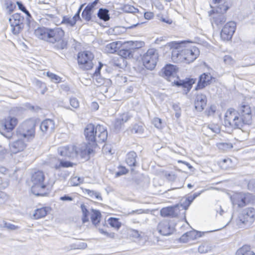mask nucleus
<instances>
[{
    "label": "nucleus",
    "mask_w": 255,
    "mask_h": 255,
    "mask_svg": "<svg viewBox=\"0 0 255 255\" xmlns=\"http://www.w3.org/2000/svg\"><path fill=\"white\" fill-rule=\"evenodd\" d=\"M38 38L48 42L55 50L67 48L68 41L64 38L65 32L60 28H39L35 30Z\"/></svg>",
    "instance_id": "obj_1"
},
{
    "label": "nucleus",
    "mask_w": 255,
    "mask_h": 255,
    "mask_svg": "<svg viewBox=\"0 0 255 255\" xmlns=\"http://www.w3.org/2000/svg\"><path fill=\"white\" fill-rule=\"evenodd\" d=\"M252 112L249 105H242L238 111L234 109L227 110L225 116L224 123L226 127L241 128L244 125H249L252 122Z\"/></svg>",
    "instance_id": "obj_2"
},
{
    "label": "nucleus",
    "mask_w": 255,
    "mask_h": 255,
    "mask_svg": "<svg viewBox=\"0 0 255 255\" xmlns=\"http://www.w3.org/2000/svg\"><path fill=\"white\" fill-rule=\"evenodd\" d=\"M171 47V58L175 63L183 62L189 64L193 62L200 54L199 50L197 47L184 46L183 42L172 43Z\"/></svg>",
    "instance_id": "obj_3"
},
{
    "label": "nucleus",
    "mask_w": 255,
    "mask_h": 255,
    "mask_svg": "<svg viewBox=\"0 0 255 255\" xmlns=\"http://www.w3.org/2000/svg\"><path fill=\"white\" fill-rule=\"evenodd\" d=\"M44 173L41 171H37L32 174L31 191L33 194L37 196H44L47 194V186L44 183Z\"/></svg>",
    "instance_id": "obj_4"
},
{
    "label": "nucleus",
    "mask_w": 255,
    "mask_h": 255,
    "mask_svg": "<svg viewBox=\"0 0 255 255\" xmlns=\"http://www.w3.org/2000/svg\"><path fill=\"white\" fill-rule=\"evenodd\" d=\"M255 220V209L250 207L243 210L236 220V225L240 228H247L251 226Z\"/></svg>",
    "instance_id": "obj_5"
},
{
    "label": "nucleus",
    "mask_w": 255,
    "mask_h": 255,
    "mask_svg": "<svg viewBox=\"0 0 255 255\" xmlns=\"http://www.w3.org/2000/svg\"><path fill=\"white\" fill-rule=\"evenodd\" d=\"M35 123L33 120H28L24 122L16 129L15 132L19 136L29 139L33 138L35 135Z\"/></svg>",
    "instance_id": "obj_6"
},
{
    "label": "nucleus",
    "mask_w": 255,
    "mask_h": 255,
    "mask_svg": "<svg viewBox=\"0 0 255 255\" xmlns=\"http://www.w3.org/2000/svg\"><path fill=\"white\" fill-rule=\"evenodd\" d=\"M18 123L17 119L15 117L8 116L0 121V132L4 137H9L14 134L12 130Z\"/></svg>",
    "instance_id": "obj_7"
},
{
    "label": "nucleus",
    "mask_w": 255,
    "mask_h": 255,
    "mask_svg": "<svg viewBox=\"0 0 255 255\" xmlns=\"http://www.w3.org/2000/svg\"><path fill=\"white\" fill-rule=\"evenodd\" d=\"M94 55L90 51H83L79 52L77 56L78 64L80 69L89 70L94 66Z\"/></svg>",
    "instance_id": "obj_8"
},
{
    "label": "nucleus",
    "mask_w": 255,
    "mask_h": 255,
    "mask_svg": "<svg viewBox=\"0 0 255 255\" xmlns=\"http://www.w3.org/2000/svg\"><path fill=\"white\" fill-rule=\"evenodd\" d=\"M6 138L9 140L8 145L9 151L11 153L16 154L22 151L27 146L24 138L15 133Z\"/></svg>",
    "instance_id": "obj_9"
},
{
    "label": "nucleus",
    "mask_w": 255,
    "mask_h": 255,
    "mask_svg": "<svg viewBox=\"0 0 255 255\" xmlns=\"http://www.w3.org/2000/svg\"><path fill=\"white\" fill-rule=\"evenodd\" d=\"M229 9L228 4H219L217 5L215 10H212L214 13L212 17L211 23L214 26L215 24L217 27L221 26L226 21L224 13Z\"/></svg>",
    "instance_id": "obj_10"
},
{
    "label": "nucleus",
    "mask_w": 255,
    "mask_h": 255,
    "mask_svg": "<svg viewBox=\"0 0 255 255\" xmlns=\"http://www.w3.org/2000/svg\"><path fill=\"white\" fill-rule=\"evenodd\" d=\"M158 53L155 48H150L143 54L142 60L145 67L152 70L155 67L158 60Z\"/></svg>",
    "instance_id": "obj_11"
},
{
    "label": "nucleus",
    "mask_w": 255,
    "mask_h": 255,
    "mask_svg": "<svg viewBox=\"0 0 255 255\" xmlns=\"http://www.w3.org/2000/svg\"><path fill=\"white\" fill-rule=\"evenodd\" d=\"M253 199V195L249 193H236L231 197L234 206L243 207L249 204Z\"/></svg>",
    "instance_id": "obj_12"
},
{
    "label": "nucleus",
    "mask_w": 255,
    "mask_h": 255,
    "mask_svg": "<svg viewBox=\"0 0 255 255\" xmlns=\"http://www.w3.org/2000/svg\"><path fill=\"white\" fill-rule=\"evenodd\" d=\"M11 27L12 32L14 34H18L24 27V17L20 13H15L8 19Z\"/></svg>",
    "instance_id": "obj_13"
},
{
    "label": "nucleus",
    "mask_w": 255,
    "mask_h": 255,
    "mask_svg": "<svg viewBox=\"0 0 255 255\" xmlns=\"http://www.w3.org/2000/svg\"><path fill=\"white\" fill-rule=\"evenodd\" d=\"M236 23L233 21L227 22L223 27L221 33V38L224 41L230 40L235 32Z\"/></svg>",
    "instance_id": "obj_14"
},
{
    "label": "nucleus",
    "mask_w": 255,
    "mask_h": 255,
    "mask_svg": "<svg viewBox=\"0 0 255 255\" xmlns=\"http://www.w3.org/2000/svg\"><path fill=\"white\" fill-rule=\"evenodd\" d=\"M119 55L121 56L119 59V62L122 61L123 64L119 63H116V64L119 67L121 68L124 66H126L127 65V62L125 61V59H129L133 57V50L131 49L130 47L128 48L124 46L123 48L119 51Z\"/></svg>",
    "instance_id": "obj_15"
},
{
    "label": "nucleus",
    "mask_w": 255,
    "mask_h": 255,
    "mask_svg": "<svg viewBox=\"0 0 255 255\" xmlns=\"http://www.w3.org/2000/svg\"><path fill=\"white\" fill-rule=\"evenodd\" d=\"M95 133V146L97 143H102L105 141L108 137V131L106 128L102 125H98L96 126Z\"/></svg>",
    "instance_id": "obj_16"
},
{
    "label": "nucleus",
    "mask_w": 255,
    "mask_h": 255,
    "mask_svg": "<svg viewBox=\"0 0 255 255\" xmlns=\"http://www.w3.org/2000/svg\"><path fill=\"white\" fill-rule=\"evenodd\" d=\"M95 133V146L97 143H102L105 141L108 137V131L106 128L102 125H98L96 126Z\"/></svg>",
    "instance_id": "obj_17"
},
{
    "label": "nucleus",
    "mask_w": 255,
    "mask_h": 255,
    "mask_svg": "<svg viewBox=\"0 0 255 255\" xmlns=\"http://www.w3.org/2000/svg\"><path fill=\"white\" fill-rule=\"evenodd\" d=\"M157 230L161 235L168 236L173 233L174 227L170 224L168 220H163L158 224Z\"/></svg>",
    "instance_id": "obj_18"
},
{
    "label": "nucleus",
    "mask_w": 255,
    "mask_h": 255,
    "mask_svg": "<svg viewBox=\"0 0 255 255\" xmlns=\"http://www.w3.org/2000/svg\"><path fill=\"white\" fill-rule=\"evenodd\" d=\"M99 0H95L91 3H89L84 8L82 12V18L88 22L92 20V14L95 9V7L98 3Z\"/></svg>",
    "instance_id": "obj_19"
},
{
    "label": "nucleus",
    "mask_w": 255,
    "mask_h": 255,
    "mask_svg": "<svg viewBox=\"0 0 255 255\" xmlns=\"http://www.w3.org/2000/svg\"><path fill=\"white\" fill-rule=\"evenodd\" d=\"M214 79L215 78L211 76L210 73H203L199 77L195 89L198 90L203 89L206 86L211 84L212 82V80Z\"/></svg>",
    "instance_id": "obj_20"
},
{
    "label": "nucleus",
    "mask_w": 255,
    "mask_h": 255,
    "mask_svg": "<svg viewBox=\"0 0 255 255\" xmlns=\"http://www.w3.org/2000/svg\"><path fill=\"white\" fill-rule=\"evenodd\" d=\"M96 127L92 124L87 125L84 130V133L87 140L92 146H95V133Z\"/></svg>",
    "instance_id": "obj_21"
},
{
    "label": "nucleus",
    "mask_w": 255,
    "mask_h": 255,
    "mask_svg": "<svg viewBox=\"0 0 255 255\" xmlns=\"http://www.w3.org/2000/svg\"><path fill=\"white\" fill-rule=\"evenodd\" d=\"M58 153L62 156L69 158H74L77 156V151H76V146L68 145L60 147L58 149Z\"/></svg>",
    "instance_id": "obj_22"
},
{
    "label": "nucleus",
    "mask_w": 255,
    "mask_h": 255,
    "mask_svg": "<svg viewBox=\"0 0 255 255\" xmlns=\"http://www.w3.org/2000/svg\"><path fill=\"white\" fill-rule=\"evenodd\" d=\"M40 128L44 133H51L55 129L54 122L51 119H46L41 122Z\"/></svg>",
    "instance_id": "obj_23"
},
{
    "label": "nucleus",
    "mask_w": 255,
    "mask_h": 255,
    "mask_svg": "<svg viewBox=\"0 0 255 255\" xmlns=\"http://www.w3.org/2000/svg\"><path fill=\"white\" fill-rule=\"evenodd\" d=\"M76 151H77V155L82 158H89V155L93 152V150L86 143H83L78 146H76Z\"/></svg>",
    "instance_id": "obj_24"
},
{
    "label": "nucleus",
    "mask_w": 255,
    "mask_h": 255,
    "mask_svg": "<svg viewBox=\"0 0 255 255\" xmlns=\"http://www.w3.org/2000/svg\"><path fill=\"white\" fill-rule=\"evenodd\" d=\"M50 165L51 167L58 170L60 167H69L73 166V163L59 160L56 157H52L50 160Z\"/></svg>",
    "instance_id": "obj_25"
},
{
    "label": "nucleus",
    "mask_w": 255,
    "mask_h": 255,
    "mask_svg": "<svg viewBox=\"0 0 255 255\" xmlns=\"http://www.w3.org/2000/svg\"><path fill=\"white\" fill-rule=\"evenodd\" d=\"M206 104V96L202 94L197 95L194 102L195 109L198 112H201L204 109Z\"/></svg>",
    "instance_id": "obj_26"
},
{
    "label": "nucleus",
    "mask_w": 255,
    "mask_h": 255,
    "mask_svg": "<svg viewBox=\"0 0 255 255\" xmlns=\"http://www.w3.org/2000/svg\"><path fill=\"white\" fill-rule=\"evenodd\" d=\"M131 118V115L129 113H124L120 114L116 119L114 126L116 130H120L124 123L127 122Z\"/></svg>",
    "instance_id": "obj_27"
},
{
    "label": "nucleus",
    "mask_w": 255,
    "mask_h": 255,
    "mask_svg": "<svg viewBox=\"0 0 255 255\" xmlns=\"http://www.w3.org/2000/svg\"><path fill=\"white\" fill-rule=\"evenodd\" d=\"M179 205H176L174 207H167L163 208L160 210V214L162 217H175L178 215L177 210L178 209Z\"/></svg>",
    "instance_id": "obj_28"
},
{
    "label": "nucleus",
    "mask_w": 255,
    "mask_h": 255,
    "mask_svg": "<svg viewBox=\"0 0 255 255\" xmlns=\"http://www.w3.org/2000/svg\"><path fill=\"white\" fill-rule=\"evenodd\" d=\"M44 16L41 20L46 25H50L51 23L56 25L60 24V19L54 14L45 13Z\"/></svg>",
    "instance_id": "obj_29"
},
{
    "label": "nucleus",
    "mask_w": 255,
    "mask_h": 255,
    "mask_svg": "<svg viewBox=\"0 0 255 255\" xmlns=\"http://www.w3.org/2000/svg\"><path fill=\"white\" fill-rule=\"evenodd\" d=\"M195 81L193 79H189L187 81H174V83L177 87H182L186 89L187 92H188L190 90L192 85L195 83Z\"/></svg>",
    "instance_id": "obj_30"
},
{
    "label": "nucleus",
    "mask_w": 255,
    "mask_h": 255,
    "mask_svg": "<svg viewBox=\"0 0 255 255\" xmlns=\"http://www.w3.org/2000/svg\"><path fill=\"white\" fill-rule=\"evenodd\" d=\"M137 154L133 151L129 152L126 156V163L129 166H135L136 164Z\"/></svg>",
    "instance_id": "obj_31"
},
{
    "label": "nucleus",
    "mask_w": 255,
    "mask_h": 255,
    "mask_svg": "<svg viewBox=\"0 0 255 255\" xmlns=\"http://www.w3.org/2000/svg\"><path fill=\"white\" fill-rule=\"evenodd\" d=\"M163 73L165 76L169 77L176 74V66L172 64H168L163 69Z\"/></svg>",
    "instance_id": "obj_32"
},
{
    "label": "nucleus",
    "mask_w": 255,
    "mask_h": 255,
    "mask_svg": "<svg viewBox=\"0 0 255 255\" xmlns=\"http://www.w3.org/2000/svg\"><path fill=\"white\" fill-rule=\"evenodd\" d=\"M120 45L119 42H113L107 44L105 48V51L107 53H114L117 51Z\"/></svg>",
    "instance_id": "obj_33"
},
{
    "label": "nucleus",
    "mask_w": 255,
    "mask_h": 255,
    "mask_svg": "<svg viewBox=\"0 0 255 255\" xmlns=\"http://www.w3.org/2000/svg\"><path fill=\"white\" fill-rule=\"evenodd\" d=\"M236 255H255V253L251 250L250 246L245 245L237 250Z\"/></svg>",
    "instance_id": "obj_34"
},
{
    "label": "nucleus",
    "mask_w": 255,
    "mask_h": 255,
    "mask_svg": "<svg viewBox=\"0 0 255 255\" xmlns=\"http://www.w3.org/2000/svg\"><path fill=\"white\" fill-rule=\"evenodd\" d=\"M206 232H198L196 230H192L190 232H187V235L188 237L189 241L196 240L198 238L201 237Z\"/></svg>",
    "instance_id": "obj_35"
},
{
    "label": "nucleus",
    "mask_w": 255,
    "mask_h": 255,
    "mask_svg": "<svg viewBox=\"0 0 255 255\" xmlns=\"http://www.w3.org/2000/svg\"><path fill=\"white\" fill-rule=\"evenodd\" d=\"M48 209L46 207H42L35 210L33 217L35 219L44 217L47 214Z\"/></svg>",
    "instance_id": "obj_36"
},
{
    "label": "nucleus",
    "mask_w": 255,
    "mask_h": 255,
    "mask_svg": "<svg viewBox=\"0 0 255 255\" xmlns=\"http://www.w3.org/2000/svg\"><path fill=\"white\" fill-rule=\"evenodd\" d=\"M101 217V214L99 211L94 209L92 210L91 219L93 224L95 225L98 224L100 221Z\"/></svg>",
    "instance_id": "obj_37"
},
{
    "label": "nucleus",
    "mask_w": 255,
    "mask_h": 255,
    "mask_svg": "<svg viewBox=\"0 0 255 255\" xmlns=\"http://www.w3.org/2000/svg\"><path fill=\"white\" fill-rule=\"evenodd\" d=\"M97 15L100 19L104 21H107L110 19L109 10L107 9L100 8Z\"/></svg>",
    "instance_id": "obj_38"
},
{
    "label": "nucleus",
    "mask_w": 255,
    "mask_h": 255,
    "mask_svg": "<svg viewBox=\"0 0 255 255\" xmlns=\"http://www.w3.org/2000/svg\"><path fill=\"white\" fill-rule=\"evenodd\" d=\"M85 193H87L89 197L92 198H95L99 201L102 200L101 195L100 193L98 191L86 189L85 190Z\"/></svg>",
    "instance_id": "obj_39"
},
{
    "label": "nucleus",
    "mask_w": 255,
    "mask_h": 255,
    "mask_svg": "<svg viewBox=\"0 0 255 255\" xmlns=\"http://www.w3.org/2000/svg\"><path fill=\"white\" fill-rule=\"evenodd\" d=\"M212 246L209 243H204L198 248V251L201 254H205L210 252L212 250Z\"/></svg>",
    "instance_id": "obj_40"
},
{
    "label": "nucleus",
    "mask_w": 255,
    "mask_h": 255,
    "mask_svg": "<svg viewBox=\"0 0 255 255\" xmlns=\"http://www.w3.org/2000/svg\"><path fill=\"white\" fill-rule=\"evenodd\" d=\"M110 225L117 229H119L121 226V223L119 221L117 218H110L108 220Z\"/></svg>",
    "instance_id": "obj_41"
},
{
    "label": "nucleus",
    "mask_w": 255,
    "mask_h": 255,
    "mask_svg": "<svg viewBox=\"0 0 255 255\" xmlns=\"http://www.w3.org/2000/svg\"><path fill=\"white\" fill-rule=\"evenodd\" d=\"M128 44L130 46L131 49H132L133 51L135 49H138L142 47L144 43L142 41H129L128 42Z\"/></svg>",
    "instance_id": "obj_42"
},
{
    "label": "nucleus",
    "mask_w": 255,
    "mask_h": 255,
    "mask_svg": "<svg viewBox=\"0 0 255 255\" xmlns=\"http://www.w3.org/2000/svg\"><path fill=\"white\" fill-rule=\"evenodd\" d=\"M46 75L53 82L58 83L61 81V78L53 73L47 72Z\"/></svg>",
    "instance_id": "obj_43"
},
{
    "label": "nucleus",
    "mask_w": 255,
    "mask_h": 255,
    "mask_svg": "<svg viewBox=\"0 0 255 255\" xmlns=\"http://www.w3.org/2000/svg\"><path fill=\"white\" fill-rule=\"evenodd\" d=\"M81 210L83 213V218L82 221L84 223L88 222L89 221V211L87 210L86 206L84 204H82L81 205Z\"/></svg>",
    "instance_id": "obj_44"
},
{
    "label": "nucleus",
    "mask_w": 255,
    "mask_h": 255,
    "mask_svg": "<svg viewBox=\"0 0 255 255\" xmlns=\"http://www.w3.org/2000/svg\"><path fill=\"white\" fill-rule=\"evenodd\" d=\"M83 181V179L78 176L72 177L69 181L71 186H78Z\"/></svg>",
    "instance_id": "obj_45"
},
{
    "label": "nucleus",
    "mask_w": 255,
    "mask_h": 255,
    "mask_svg": "<svg viewBox=\"0 0 255 255\" xmlns=\"http://www.w3.org/2000/svg\"><path fill=\"white\" fill-rule=\"evenodd\" d=\"M60 24H66L71 26H73L75 25V20L65 16L63 17L62 20H60Z\"/></svg>",
    "instance_id": "obj_46"
},
{
    "label": "nucleus",
    "mask_w": 255,
    "mask_h": 255,
    "mask_svg": "<svg viewBox=\"0 0 255 255\" xmlns=\"http://www.w3.org/2000/svg\"><path fill=\"white\" fill-rule=\"evenodd\" d=\"M87 245L86 243L84 242H80L78 243L72 244L70 245L71 250H76V249H85L87 248Z\"/></svg>",
    "instance_id": "obj_47"
},
{
    "label": "nucleus",
    "mask_w": 255,
    "mask_h": 255,
    "mask_svg": "<svg viewBox=\"0 0 255 255\" xmlns=\"http://www.w3.org/2000/svg\"><path fill=\"white\" fill-rule=\"evenodd\" d=\"M6 13L8 14H11L16 8V6L14 3L11 1L6 2Z\"/></svg>",
    "instance_id": "obj_48"
},
{
    "label": "nucleus",
    "mask_w": 255,
    "mask_h": 255,
    "mask_svg": "<svg viewBox=\"0 0 255 255\" xmlns=\"http://www.w3.org/2000/svg\"><path fill=\"white\" fill-rule=\"evenodd\" d=\"M124 10L126 12L136 13L138 12V9L133 6L130 5H126L124 7Z\"/></svg>",
    "instance_id": "obj_49"
},
{
    "label": "nucleus",
    "mask_w": 255,
    "mask_h": 255,
    "mask_svg": "<svg viewBox=\"0 0 255 255\" xmlns=\"http://www.w3.org/2000/svg\"><path fill=\"white\" fill-rule=\"evenodd\" d=\"M217 146L219 148V149L223 150H226L232 147V146L231 143L224 142L219 143L217 144Z\"/></svg>",
    "instance_id": "obj_50"
},
{
    "label": "nucleus",
    "mask_w": 255,
    "mask_h": 255,
    "mask_svg": "<svg viewBox=\"0 0 255 255\" xmlns=\"http://www.w3.org/2000/svg\"><path fill=\"white\" fill-rule=\"evenodd\" d=\"M3 227L9 230H16L19 228L18 226L12 224L10 223H7L5 221H3Z\"/></svg>",
    "instance_id": "obj_51"
},
{
    "label": "nucleus",
    "mask_w": 255,
    "mask_h": 255,
    "mask_svg": "<svg viewBox=\"0 0 255 255\" xmlns=\"http://www.w3.org/2000/svg\"><path fill=\"white\" fill-rule=\"evenodd\" d=\"M208 128L214 133H219L220 131L219 127L217 125L211 124L208 126Z\"/></svg>",
    "instance_id": "obj_52"
},
{
    "label": "nucleus",
    "mask_w": 255,
    "mask_h": 255,
    "mask_svg": "<svg viewBox=\"0 0 255 255\" xmlns=\"http://www.w3.org/2000/svg\"><path fill=\"white\" fill-rule=\"evenodd\" d=\"M153 124L154 126L157 128H162V121L158 118H155L153 120Z\"/></svg>",
    "instance_id": "obj_53"
},
{
    "label": "nucleus",
    "mask_w": 255,
    "mask_h": 255,
    "mask_svg": "<svg viewBox=\"0 0 255 255\" xmlns=\"http://www.w3.org/2000/svg\"><path fill=\"white\" fill-rule=\"evenodd\" d=\"M70 104L71 107L77 109L79 107V103L78 100L75 98H71L70 100Z\"/></svg>",
    "instance_id": "obj_54"
},
{
    "label": "nucleus",
    "mask_w": 255,
    "mask_h": 255,
    "mask_svg": "<svg viewBox=\"0 0 255 255\" xmlns=\"http://www.w3.org/2000/svg\"><path fill=\"white\" fill-rule=\"evenodd\" d=\"M201 193H195L192 195L188 196V197H186V199L187 200V201L188 203H191L193 201V200L198 196H199L200 195Z\"/></svg>",
    "instance_id": "obj_55"
},
{
    "label": "nucleus",
    "mask_w": 255,
    "mask_h": 255,
    "mask_svg": "<svg viewBox=\"0 0 255 255\" xmlns=\"http://www.w3.org/2000/svg\"><path fill=\"white\" fill-rule=\"evenodd\" d=\"M143 130L142 127L138 125H135L132 129V131L136 133H141L143 132Z\"/></svg>",
    "instance_id": "obj_56"
},
{
    "label": "nucleus",
    "mask_w": 255,
    "mask_h": 255,
    "mask_svg": "<svg viewBox=\"0 0 255 255\" xmlns=\"http://www.w3.org/2000/svg\"><path fill=\"white\" fill-rule=\"evenodd\" d=\"M99 232L102 234L109 237L110 238H114L115 237V234L113 233H109L107 231H105L104 229H100Z\"/></svg>",
    "instance_id": "obj_57"
},
{
    "label": "nucleus",
    "mask_w": 255,
    "mask_h": 255,
    "mask_svg": "<svg viewBox=\"0 0 255 255\" xmlns=\"http://www.w3.org/2000/svg\"><path fill=\"white\" fill-rule=\"evenodd\" d=\"M190 205V203H188L187 200L185 198L184 200L183 199L182 200V202L181 203L180 206L182 207V208L184 210H187Z\"/></svg>",
    "instance_id": "obj_58"
},
{
    "label": "nucleus",
    "mask_w": 255,
    "mask_h": 255,
    "mask_svg": "<svg viewBox=\"0 0 255 255\" xmlns=\"http://www.w3.org/2000/svg\"><path fill=\"white\" fill-rule=\"evenodd\" d=\"M224 61L227 64H232L234 62L233 59L230 55H225L224 57Z\"/></svg>",
    "instance_id": "obj_59"
},
{
    "label": "nucleus",
    "mask_w": 255,
    "mask_h": 255,
    "mask_svg": "<svg viewBox=\"0 0 255 255\" xmlns=\"http://www.w3.org/2000/svg\"><path fill=\"white\" fill-rule=\"evenodd\" d=\"M103 64L101 62H99V66L96 68L94 73L93 74H95V77H96V78H97V76H99V75L100 74V71H101V70L102 68L103 67Z\"/></svg>",
    "instance_id": "obj_60"
},
{
    "label": "nucleus",
    "mask_w": 255,
    "mask_h": 255,
    "mask_svg": "<svg viewBox=\"0 0 255 255\" xmlns=\"http://www.w3.org/2000/svg\"><path fill=\"white\" fill-rule=\"evenodd\" d=\"M180 241L181 242L186 243L189 242L188 237H187V233L184 234L180 238Z\"/></svg>",
    "instance_id": "obj_61"
},
{
    "label": "nucleus",
    "mask_w": 255,
    "mask_h": 255,
    "mask_svg": "<svg viewBox=\"0 0 255 255\" xmlns=\"http://www.w3.org/2000/svg\"><path fill=\"white\" fill-rule=\"evenodd\" d=\"M93 78L97 81V83L99 84L103 83L104 81V79L101 77L100 74L99 75V76H97V78H96V77H95V74H93Z\"/></svg>",
    "instance_id": "obj_62"
},
{
    "label": "nucleus",
    "mask_w": 255,
    "mask_h": 255,
    "mask_svg": "<svg viewBox=\"0 0 255 255\" xmlns=\"http://www.w3.org/2000/svg\"><path fill=\"white\" fill-rule=\"evenodd\" d=\"M131 235L134 237V238H138L140 237V235L139 233V232L137 230H132L131 231Z\"/></svg>",
    "instance_id": "obj_63"
},
{
    "label": "nucleus",
    "mask_w": 255,
    "mask_h": 255,
    "mask_svg": "<svg viewBox=\"0 0 255 255\" xmlns=\"http://www.w3.org/2000/svg\"><path fill=\"white\" fill-rule=\"evenodd\" d=\"M60 199L62 201H72L73 200L72 197L68 196V195H64L63 196H62L60 198Z\"/></svg>",
    "instance_id": "obj_64"
}]
</instances>
